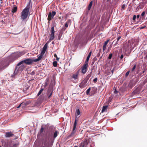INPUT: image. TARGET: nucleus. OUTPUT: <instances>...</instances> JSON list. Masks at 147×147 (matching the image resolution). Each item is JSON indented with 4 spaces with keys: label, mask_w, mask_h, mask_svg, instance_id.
Returning <instances> with one entry per match:
<instances>
[{
    "label": "nucleus",
    "mask_w": 147,
    "mask_h": 147,
    "mask_svg": "<svg viewBox=\"0 0 147 147\" xmlns=\"http://www.w3.org/2000/svg\"><path fill=\"white\" fill-rule=\"evenodd\" d=\"M30 3H29L27 7L25 8L21 13V18L24 20L26 19L29 13L30 7Z\"/></svg>",
    "instance_id": "f257e3e1"
},
{
    "label": "nucleus",
    "mask_w": 147,
    "mask_h": 147,
    "mask_svg": "<svg viewBox=\"0 0 147 147\" xmlns=\"http://www.w3.org/2000/svg\"><path fill=\"white\" fill-rule=\"evenodd\" d=\"M34 61V59L32 60L30 58L27 59L23 61L20 62L17 65L16 69H17L18 66H20L23 63L27 65H30Z\"/></svg>",
    "instance_id": "f03ea898"
},
{
    "label": "nucleus",
    "mask_w": 147,
    "mask_h": 147,
    "mask_svg": "<svg viewBox=\"0 0 147 147\" xmlns=\"http://www.w3.org/2000/svg\"><path fill=\"white\" fill-rule=\"evenodd\" d=\"M24 53L23 52H20L19 53H15L11 55V57L14 59H16L21 56L24 55Z\"/></svg>",
    "instance_id": "7ed1b4c3"
},
{
    "label": "nucleus",
    "mask_w": 147,
    "mask_h": 147,
    "mask_svg": "<svg viewBox=\"0 0 147 147\" xmlns=\"http://www.w3.org/2000/svg\"><path fill=\"white\" fill-rule=\"evenodd\" d=\"M77 125V120L76 119H75V122L74 123V126L73 129V130L70 134L69 135V137H72L74 136V134H75L76 130H75L76 127Z\"/></svg>",
    "instance_id": "20e7f679"
},
{
    "label": "nucleus",
    "mask_w": 147,
    "mask_h": 147,
    "mask_svg": "<svg viewBox=\"0 0 147 147\" xmlns=\"http://www.w3.org/2000/svg\"><path fill=\"white\" fill-rule=\"evenodd\" d=\"M56 13V12L54 11H52V12L50 11L48 14L47 20L48 21H50L51 20L55 15Z\"/></svg>",
    "instance_id": "39448f33"
},
{
    "label": "nucleus",
    "mask_w": 147,
    "mask_h": 147,
    "mask_svg": "<svg viewBox=\"0 0 147 147\" xmlns=\"http://www.w3.org/2000/svg\"><path fill=\"white\" fill-rule=\"evenodd\" d=\"M88 66V63H85L82 67V73L85 74L87 71V68Z\"/></svg>",
    "instance_id": "423d86ee"
},
{
    "label": "nucleus",
    "mask_w": 147,
    "mask_h": 147,
    "mask_svg": "<svg viewBox=\"0 0 147 147\" xmlns=\"http://www.w3.org/2000/svg\"><path fill=\"white\" fill-rule=\"evenodd\" d=\"M53 90L52 88H49L48 90L47 95L48 96V99H49L52 95Z\"/></svg>",
    "instance_id": "0eeeda50"
},
{
    "label": "nucleus",
    "mask_w": 147,
    "mask_h": 147,
    "mask_svg": "<svg viewBox=\"0 0 147 147\" xmlns=\"http://www.w3.org/2000/svg\"><path fill=\"white\" fill-rule=\"evenodd\" d=\"M88 81L84 79L79 85V87L80 88H83L86 86V83Z\"/></svg>",
    "instance_id": "6e6552de"
},
{
    "label": "nucleus",
    "mask_w": 147,
    "mask_h": 147,
    "mask_svg": "<svg viewBox=\"0 0 147 147\" xmlns=\"http://www.w3.org/2000/svg\"><path fill=\"white\" fill-rule=\"evenodd\" d=\"M128 43H126L124 44V49L125 50V51L126 52L128 51L129 49V47L131 46V43L129 41Z\"/></svg>",
    "instance_id": "1a4fd4ad"
},
{
    "label": "nucleus",
    "mask_w": 147,
    "mask_h": 147,
    "mask_svg": "<svg viewBox=\"0 0 147 147\" xmlns=\"http://www.w3.org/2000/svg\"><path fill=\"white\" fill-rule=\"evenodd\" d=\"M49 42V41H48L45 44L43 47L42 50L41 51V53L42 54H44L45 53L48 47V43Z\"/></svg>",
    "instance_id": "9d476101"
},
{
    "label": "nucleus",
    "mask_w": 147,
    "mask_h": 147,
    "mask_svg": "<svg viewBox=\"0 0 147 147\" xmlns=\"http://www.w3.org/2000/svg\"><path fill=\"white\" fill-rule=\"evenodd\" d=\"M78 75L79 72L78 71L76 73L72 74L71 78H73L75 80H76L78 79Z\"/></svg>",
    "instance_id": "9b49d317"
},
{
    "label": "nucleus",
    "mask_w": 147,
    "mask_h": 147,
    "mask_svg": "<svg viewBox=\"0 0 147 147\" xmlns=\"http://www.w3.org/2000/svg\"><path fill=\"white\" fill-rule=\"evenodd\" d=\"M13 134L11 131L7 132L5 133V136L6 137H12L13 136Z\"/></svg>",
    "instance_id": "f8f14e48"
},
{
    "label": "nucleus",
    "mask_w": 147,
    "mask_h": 147,
    "mask_svg": "<svg viewBox=\"0 0 147 147\" xmlns=\"http://www.w3.org/2000/svg\"><path fill=\"white\" fill-rule=\"evenodd\" d=\"M19 66H18V68H17V69H16H16L15 70H16V69H17V71H22L24 69V68L25 67V66H24V65H21L19 67H18Z\"/></svg>",
    "instance_id": "ddd939ff"
},
{
    "label": "nucleus",
    "mask_w": 147,
    "mask_h": 147,
    "mask_svg": "<svg viewBox=\"0 0 147 147\" xmlns=\"http://www.w3.org/2000/svg\"><path fill=\"white\" fill-rule=\"evenodd\" d=\"M108 107V106L107 105L103 106L102 107V108L101 111V113H103V112L107 111Z\"/></svg>",
    "instance_id": "4468645a"
},
{
    "label": "nucleus",
    "mask_w": 147,
    "mask_h": 147,
    "mask_svg": "<svg viewBox=\"0 0 147 147\" xmlns=\"http://www.w3.org/2000/svg\"><path fill=\"white\" fill-rule=\"evenodd\" d=\"M44 54H42L41 53H41L40 55L38 57V58L36 59H34V62H37L40 60L42 58L43 55Z\"/></svg>",
    "instance_id": "2eb2a0df"
},
{
    "label": "nucleus",
    "mask_w": 147,
    "mask_h": 147,
    "mask_svg": "<svg viewBox=\"0 0 147 147\" xmlns=\"http://www.w3.org/2000/svg\"><path fill=\"white\" fill-rule=\"evenodd\" d=\"M30 101H26L22 103L21 105H23L24 106V107L26 106H27L28 105L30 104Z\"/></svg>",
    "instance_id": "dca6fc26"
},
{
    "label": "nucleus",
    "mask_w": 147,
    "mask_h": 147,
    "mask_svg": "<svg viewBox=\"0 0 147 147\" xmlns=\"http://www.w3.org/2000/svg\"><path fill=\"white\" fill-rule=\"evenodd\" d=\"M49 39L48 41H50L53 40L55 38L54 34H50L49 35Z\"/></svg>",
    "instance_id": "f3484780"
},
{
    "label": "nucleus",
    "mask_w": 147,
    "mask_h": 147,
    "mask_svg": "<svg viewBox=\"0 0 147 147\" xmlns=\"http://www.w3.org/2000/svg\"><path fill=\"white\" fill-rule=\"evenodd\" d=\"M91 53H92V51L90 52L88 55V56L87 57L86 59L85 63H88V61L89 60L90 57L91 55Z\"/></svg>",
    "instance_id": "a211bd4d"
},
{
    "label": "nucleus",
    "mask_w": 147,
    "mask_h": 147,
    "mask_svg": "<svg viewBox=\"0 0 147 147\" xmlns=\"http://www.w3.org/2000/svg\"><path fill=\"white\" fill-rule=\"evenodd\" d=\"M49 143V141L45 140L43 142V144H44L45 146L47 147Z\"/></svg>",
    "instance_id": "6ab92c4d"
},
{
    "label": "nucleus",
    "mask_w": 147,
    "mask_h": 147,
    "mask_svg": "<svg viewBox=\"0 0 147 147\" xmlns=\"http://www.w3.org/2000/svg\"><path fill=\"white\" fill-rule=\"evenodd\" d=\"M54 26H52L51 27L50 30L51 34H55V31L54 30Z\"/></svg>",
    "instance_id": "aec40b11"
},
{
    "label": "nucleus",
    "mask_w": 147,
    "mask_h": 147,
    "mask_svg": "<svg viewBox=\"0 0 147 147\" xmlns=\"http://www.w3.org/2000/svg\"><path fill=\"white\" fill-rule=\"evenodd\" d=\"M59 134V132L57 131H55L54 132V134H53V138L54 139Z\"/></svg>",
    "instance_id": "412c9836"
},
{
    "label": "nucleus",
    "mask_w": 147,
    "mask_h": 147,
    "mask_svg": "<svg viewBox=\"0 0 147 147\" xmlns=\"http://www.w3.org/2000/svg\"><path fill=\"white\" fill-rule=\"evenodd\" d=\"M92 3H93V1H91L90 2V4H89V5L88 6V10H90V9L92 7Z\"/></svg>",
    "instance_id": "4be33fe9"
},
{
    "label": "nucleus",
    "mask_w": 147,
    "mask_h": 147,
    "mask_svg": "<svg viewBox=\"0 0 147 147\" xmlns=\"http://www.w3.org/2000/svg\"><path fill=\"white\" fill-rule=\"evenodd\" d=\"M121 38V36H119L117 38V41L116 42V43H115L114 45V46H116L117 44H118V42L119 41V40Z\"/></svg>",
    "instance_id": "5701e85b"
},
{
    "label": "nucleus",
    "mask_w": 147,
    "mask_h": 147,
    "mask_svg": "<svg viewBox=\"0 0 147 147\" xmlns=\"http://www.w3.org/2000/svg\"><path fill=\"white\" fill-rule=\"evenodd\" d=\"M91 73L88 74L86 76L85 79L88 81L90 78L91 77Z\"/></svg>",
    "instance_id": "b1692460"
},
{
    "label": "nucleus",
    "mask_w": 147,
    "mask_h": 147,
    "mask_svg": "<svg viewBox=\"0 0 147 147\" xmlns=\"http://www.w3.org/2000/svg\"><path fill=\"white\" fill-rule=\"evenodd\" d=\"M17 7H14L12 9V12L13 13H15L17 11Z\"/></svg>",
    "instance_id": "393cba45"
},
{
    "label": "nucleus",
    "mask_w": 147,
    "mask_h": 147,
    "mask_svg": "<svg viewBox=\"0 0 147 147\" xmlns=\"http://www.w3.org/2000/svg\"><path fill=\"white\" fill-rule=\"evenodd\" d=\"M43 88H41L38 92L37 94V96H39V95H40L43 91Z\"/></svg>",
    "instance_id": "a878e982"
},
{
    "label": "nucleus",
    "mask_w": 147,
    "mask_h": 147,
    "mask_svg": "<svg viewBox=\"0 0 147 147\" xmlns=\"http://www.w3.org/2000/svg\"><path fill=\"white\" fill-rule=\"evenodd\" d=\"M80 114V111L79 109H78L76 110V117L79 115Z\"/></svg>",
    "instance_id": "bb28decb"
},
{
    "label": "nucleus",
    "mask_w": 147,
    "mask_h": 147,
    "mask_svg": "<svg viewBox=\"0 0 147 147\" xmlns=\"http://www.w3.org/2000/svg\"><path fill=\"white\" fill-rule=\"evenodd\" d=\"M126 7V5L125 4H123V5L121 7V9L122 10H124L125 9V8Z\"/></svg>",
    "instance_id": "cd10ccee"
},
{
    "label": "nucleus",
    "mask_w": 147,
    "mask_h": 147,
    "mask_svg": "<svg viewBox=\"0 0 147 147\" xmlns=\"http://www.w3.org/2000/svg\"><path fill=\"white\" fill-rule=\"evenodd\" d=\"M53 65L54 67H56L57 65V62L56 61H54L53 62Z\"/></svg>",
    "instance_id": "c85d7f7f"
},
{
    "label": "nucleus",
    "mask_w": 147,
    "mask_h": 147,
    "mask_svg": "<svg viewBox=\"0 0 147 147\" xmlns=\"http://www.w3.org/2000/svg\"><path fill=\"white\" fill-rule=\"evenodd\" d=\"M90 87L88 88V89L86 90V93L87 94H88L90 91Z\"/></svg>",
    "instance_id": "c756f323"
},
{
    "label": "nucleus",
    "mask_w": 147,
    "mask_h": 147,
    "mask_svg": "<svg viewBox=\"0 0 147 147\" xmlns=\"http://www.w3.org/2000/svg\"><path fill=\"white\" fill-rule=\"evenodd\" d=\"M109 40H106L104 42V45L107 46V44L108 43V42H109Z\"/></svg>",
    "instance_id": "7c9ffc66"
},
{
    "label": "nucleus",
    "mask_w": 147,
    "mask_h": 147,
    "mask_svg": "<svg viewBox=\"0 0 147 147\" xmlns=\"http://www.w3.org/2000/svg\"><path fill=\"white\" fill-rule=\"evenodd\" d=\"M136 67V65H135L131 69V71H133L135 69Z\"/></svg>",
    "instance_id": "2f4dec72"
},
{
    "label": "nucleus",
    "mask_w": 147,
    "mask_h": 147,
    "mask_svg": "<svg viewBox=\"0 0 147 147\" xmlns=\"http://www.w3.org/2000/svg\"><path fill=\"white\" fill-rule=\"evenodd\" d=\"M69 23V22H68L67 21L66 22V23L65 24V26L67 28L68 27V26Z\"/></svg>",
    "instance_id": "473e14b6"
},
{
    "label": "nucleus",
    "mask_w": 147,
    "mask_h": 147,
    "mask_svg": "<svg viewBox=\"0 0 147 147\" xmlns=\"http://www.w3.org/2000/svg\"><path fill=\"white\" fill-rule=\"evenodd\" d=\"M112 56V53H111L109 55V57H108V59H111Z\"/></svg>",
    "instance_id": "72a5a7b5"
},
{
    "label": "nucleus",
    "mask_w": 147,
    "mask_h": 147,
    "mask_svg": "<svg viewBox=\"0 0 147 147\" xmlns=\"http://www.w3.org/2000/svg\"><path fill=\"white\" fill-rule=\"evenodd\" d=\"M44 131V128L42 127H41L40 129V132L42 133Z\"/></svg>",
    "instance_id": "f704fd0d"
},
{
    "label": "nucleus",
    "mask_w": 147,
    "mask_h": 147,
    "mask_svg": "<svg viewBox=\"0 0 147 147\" xmlns=\"http://www.w3.org/2000/svg\"><path fill=\"white\" fill-rule=\"evenodd\" d=\"M18 145V144L17 143L14 144L12 147H17Z\"/></svg>",
    "instance_id": "c9c22d12"
},
{
    "label": "nucleus",
    "mask_w": 147,
    "mask_h": 147,
    "mask_svg": "<svg viewBox=\"0 0 147 147\" xmlns=\"http://www.w3.org/2000/svg\"><path fill=\"white\" fill-rule=\"evenodd\" d=\"M106 46L105 45H103V51H104L106 49Z\"/></svg>",
    "instance_id": "e433bc0d"
},
{
    "label": "nucleus",
    "mask_w": 147,
    "mask_h": 147,
    "mask_svg": "<svg viewBox=\"0 0 147 147\" xmlns=\"http://www.w3.org/2000/svg\"><path fill=\"white\" fill-rule=\"evenodd\" d=\"M22 103L18 106L17 107V108H19L21 106H22V107H24V106L23 105H21Z\"/></svg>",
    "instance_id": "4c0bfd02"
},
{
    "label": "nucleus",
    "mask_w": 147,
    "mask_h": 147,
    "mask_svg": "<svg viewBox=\"0 0 147 147\" xmlns=\"http://www.w3.org/2000/svg\"><path fill=\"white\" fill-rule=\"evenodd\" d=\"M129 71H128L125 74V76H126V77L128 75H129Z\"/></svg>",
    "instance_id": "58836bf2"
},
{
    "label": "nucleus",
    "mask_w": 147,
    "mask_h": 147,
    "mask_svg": "<svg viewBox=\"0 0 147 147\" xmlns=\"http://www.w3.org/2000/svg\"><path fill=\"white\" fill-rule=\"evenodd\" d=\"M97 78H94V79L93 80V82H96L97 81Z\"/></svg>",
    "instance_id": "ea45409f"
},
{
    "label": "nucleus",
    "mask_w": 147,
    "mask_h": 147,
    "mask_svg": "<svg viewBox=\"0 0 147 147\" xmlns=\"http://www.w3.org/2000/svg\"><path fill=\"white\" fill-rule=\"evenodd\" d=\"M35 74V71H33L30 74L32 75H34Z\"/></svg>",
    "instance_id": "a19ab883"
},
{
    "label": "nucleus",
    "mask_w": 147,
    "mask_h": 147,
    "mask_svg": "<svg viewBox=\"0 0 147 147\" xmlns=\"http://www.w3.org/2000/svg\"><path fill=\"white\" fill-rule=\"evenodd\" d=\"M136 16L134 15L133 16V20H135L136 19Z\"/></svg>",
    "instance_id": "79ce46f5"
},
{
    "label": "nucleus",
    "mask_w": 147,
    "mask_h": 147,
    "mask_svg": "<svg viewBox=\"0 0 147 147\" xmlns=\"http://www.w3.org/2000/svg\"><path fill=\"white\" fill-rule=\"evenodd\" d=\"M145 14V12L144 11H143L142 12V13L141 14V16H144Z\"/></svg>",
    "instance_id": "37998d69"
},
{
    "label": "nucleus",
    "mask_w": 147,
    "mask_h": 147,
    "mask_svg": "<svg viewBox=\"0 0 147 147\" xmlns=\"http://www.w3.org/2000/svg\"><path fill=\"white\" fill-rule=\"evenodd\" d=\"M123 57V55L122 54L121 55V56H120V59H122Z\"/></svg>",
    "instance_id": "c03bdc74"
},
{
    "label": "nucleus",
    "mask_w": 147,
    "mask_h": 147,
    "mask_svg": "<svg viewBox=\"0 0 147 147\" xmlns=\"http://www.w3.org/2000/svg\"><path fill=\"white\" fill-rule=\"evenodd\" d=\"M3 66V65H2V63H0V69H1Z\"/></svg>",
    "instance_id": "a18cd8bd"
},
{
    "label": "nucleus",
    "mask_w": 147,
    "mask_h": 147,
    "mask_svg": "<svg viewBox=\"0 0 147 147\" xmlns=\"http://www.w3.org/2000/svg\"><path fill=\"white\" fill-rule=\"evenodd\" d=\"M115 70V68H113V69L111 70V72L113 74V71H114Z\"/></svg>",
    "instance_id": "49530a36"
},
{
    "label": "nucleus",
    "mask_w": 147,
    "mask_h": 147,
    "mask_svg": "<svg viewBox=\"0 0 147 147\" xmlns=\"http://www.w3.org/2000/svg\"><path fill=\"white\" fill-rule=\"evenodd\" d=\"M55 57L57 58V55L56 54H55L54 55Z\"/></svg>",
    "instance_id": "de8ad7c7"
},
{
    "label": "nucleus",
    "mask_w": 147,
    "mask_h": 147,
    "mask_svg": "<svg viewBox=\"0 0 147 147\" xmlns=\"http://www.w3.org/2000/svg\"><path fill=\"white\" fill-rule=\"evenodd\" d=\"M114 92L116 94L117 93V91L116 90H115L114 91Z\"/></svg>",
    "instance_id": "09e8293b"
},
{
    "label": "nucleus",
    "mask_w": 147,
    "mask_h": 147,
    "mask_svg": "<svg viewBox=\"0 0 147 147\" xmlns=\"http://www.w3.org/2000/svg\"><path fill=\"white\" fill-rule=\"evenodd\" d=\"M140 17V15H138L137 16V18L138 19V18H139Z\"/></svg>",
    "instance_id": "8fccbe9b"
},
{
    "label": "nucleus",
    "mask_w": 147,
    "mask_h": 147,
    "mask_svg": "<svg viewBox=\"0 0 147 147\" xmlns=\"http://www.w3.org/2000/svg\"><path fill=\"white\" fill-rule=\"evenodd\" d=\"M145 27V26H143V27H141V28H140V29H143V28H144Z\"/></svg>",
    "instance_id": "3c124183"
},
{
    "label": "nucleus",
    "mask_w": 147,
    "mask_h": 147,
    "mask_svg": "<svg viewBox=\"0 0 147 147\" xmlns=\"http://www.w3.org/2000/svg\"><path fill=\"white\" fill-rule=\"evenodd\" d=\"M56 58V60L57 61H58L59 59V58H58V57Z\"/></svg>",
    "instance_id": "603ef678"
},
{
    "label": "nucleus",
    "mask_w": 147,
    "mask_h": 147,
    "mask_svg": "<svg viewBox=\"0 0 147 147\" xmlns=\"http://www.w3.org/2000/svg\"><path fill=\"white\" fill-rule=\"evenodd\" d=\"M1 1V3L2 4L3 3V0H0Z\"/></svg>",
    "instance_id": "864d4df0"
},
{
    "label": "nucleus",
    "mask_w": 147,
    "mask_h": 147,
    "mask_svg": "<svg viewBox=\"0 0 147 147\" xmlns=\"http://www.w3.org/2000/svg\"><path fill=\"white\" fill-rule=\"evenodd\" d=\"M145 71V69H144L142 72V73L144 74Z\"/></svg>",
    "instance_id": "5fc2aeb1"
},
{
    "label": "nucleus",
    "mask_w": 147,
    "mask_h": 147,
    "mask_svg": "<svg viewBox=\"0 0 147 147\" xmlns=\"http://www.w3.org/2000/svg\"><path fill=\"white\" fill-rule=\"evenodd\" d=\"M129 86H130V87L131 88H132V86H130V84H129V85H128Z\"/></svg>",
    "instance_id": "6e6d98bb"
},
{
    "label": "nucleus",
    "mask_w": 147,
    "mask_h": 147,
    "mask_svg": "<svg viewBox=\"0 0 147 147\" xmlns=\"http://www.w3.org/2000/svg\"><path fill=\"white\" fill-rule=\"evenodd\" d=\"M74 147H78V146H74Z\"/></svg>",
    "instance_id": "4d7b16f0"
},
{
    "label": "nucleus",
    "mask_w": 147,
    "mask_h": 147,
    "mask_svg": "<svg viewBox=\"0 0 147 147\" xmlns=\"http://www.w3.org/2000/svg\"><path fill=\"white\" fill-rule=\"evenodd\" d=\"M52 43L53 44H54V42H52Z\"/></svg>",
    "instance_id": "13d9d810"
},
{
    "label": "nucleus",
    "mask_w": 147,
    "mask_h": 147,
    "mask_svg": "<svg viewBox=\"0 0 147 147\" xmlns=\"http://www.w3.org/2000/svg\"><path fill=\"white\" fill-rule=\"evenodd\" d=\"M146 58H147V55L146 56Z\"/></svg>",
    "instance_id": "bf43d9fd"
},
{
    "label": "nucleus",
    "mask_w": 147,
    "mask_h": 147,
    "mask_svg": "<svg viewBox=\"0 0 147 147\" xmlns=\"http://www.w3.org/2000/svg\"><path fill=\"white\" fill-rule=\"evenodd\" d=\"M60 39V38L59 37V40Z\"/></svg>",
    "instance_id": "052dcab7"
},
{
    "label": "nucleus",
    "mask_w": 147,
    "mask_h": 147,
    "mask_svg": "<svg viewBox=\"0 0 147 147\" xmlns=\"http://www.w3.org/2000/svg\"><path fill=\"white\" fill-rule=\"evenodd\" d=\"M84 145H83V147H84Z\"/></svg>",
    "instance_id": "680f3d73"
},
{
    "label": "nucleus",
    "mask_w": 147,
    "mask_h": 147,
    "mask_svg": "<svg viewBox=\"0 0 147 147\" xmlns=\"http://www.w3.org/2000/svg\"><path fill=\"white\" fill-rule=\"evenodd\" d=\"M46 100L47 101V100Z\"/></svg>",
    "instance_id": "e2e57ef3"
},
{
    "label": "nucleus",
    "mask_w": 147,
    "mask_h": 147,
    "mask_svg": "<svg viewBox=\"0 0 147 147\" xmlns=\"http://www.w3.org/2000/svg\"><path fill=\"white\" fill-rule=\"evenodd\" d=\"M0 147H1V146H0Z\"/></svg>",
    "instance_id": "0e129e2a"
}]
</instances>
